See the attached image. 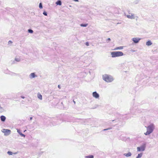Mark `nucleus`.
<instances>
[{"label": "nucleus", "instance_id": "9b49d317", "mask_svg": "<svg viewBox=\"0 0 158 158\" xmlns=\"http://www.w3.org/2000/svg\"><path fill=\"white\" fill-rule=\"evenodd\" d=\"M15 60L17 62H19L21 60V58L20 57L16 56L15 58Z\"/></svg>", "mask_w": 158, "mask_h": 158}, {"label": "nucleus", "instance_id": "a878e982", "mask_svg": "<svg viewBox=\"0 0 158 158\" xmlns=\"http://www.w3.org/2000/svg\"><path fill=\"white\" fill-rule=\"evenodd\" d=\"M85 44L87 46H88L89 45V43L88 42L86 43V44Z\"/></svg>", "mask_w": 158, "mask_h": 158}, {"label": "nucleus", "instance_id": "7c9ffc66", "mask_svg": "<svg viewBox=\"0 0 158 158\" xmlns=\"http://www.w3.org/2000/svg\"><path fill=\"white\" fill-rule=\"evenodd\" d=\"M104 129V131H105V130H108V129Z\"/></svg>", "mask_w": 158, "mask_h": 158}, {"label": "nucleus", "instance_id": "c756f323", "mask_svg": "<svg viewBox=\"0 0 158 158\" xmlns=\"http://www.w3.org/2000/svg\"><path fill=\"white\" fill-rule=\"evenodd\" d=\"M21 98L23 99H24L25 98V97L23 96H21Z\"/></svg>", "mask_w": 158, "mask_h": 158}, {"label": "nucleus", "instance_id": "7ed1b4c3", "mask_svg": "<svg viewBox=\"0 0 158 158\" xmlns=\"http://www.w3.org/2000/svg\"><path fill=\"white\" fill-rule=\"evenodd\" d=\"M111 56L113 58L122 56L124 55L123 53L121 51L112 52L111 53Z\"/></svg>", "mask_w": 158, "mask_h": 158}, {"label": "nucleus", "instance_id": "aec40b11", "mask_svg": "<svg viewBox=\"0 0 158 158\" xmlns=\"http://www.w3.org/2000/svg\"><path fill=\"white\" fill-rule=\"evenodd\" d=\"M56 4L57 5H61V2L60 1H58L56 2Z\"/></svg>", "mask_w": 158, "mask_h": 158}, {"label": "nucleus", "instance_id": "bb28decb", "mask_svg": "<svg viewBox=\"0 0 158 158\" xmlns=\"http://www.w3.org/2000/svg\"><path fill=\"white\" fill-rule=\"evenodd\" d=\"M58 87L59 88V89H60V85H58Z\"/></svg>", "mask_w": 158, "mask_h": 158}, {"label": "nucleus", "instance_id": "39448f33", "mask_svg": "<svg viewBox=\"0 0 158 158\" xmlns=\"http://www.w3.org/2000/svg\"><path fill=\"white\" fill-rule=\"evenodd\" d=\"M146 147V144L144 143L140 147H138L137 148V152H143L145 151Z\"/></svg>", "mask_w": 158, "mask_h": 158}, {"label": "nucleus", "instance_id": "a211bd4d", "mask_svg": "<svg viewBox=\"0 0 158 158\" xmlns=\"http://www.w3.org/2000/svg\"><path fill=\"white\" fill-rule=\"evenodd\" d=\"M85 158H94V156L92 155L85 156Z\"/></svg>", "mask_w": 158, "mask_h": 158}, {"label": "nucleus", "instance_id": "f257e3e1", "mask_svg": "<svg viewBox=\"0 0 158 158\" xmlns=\"http://www.w3.org/2000/svg\"><path fill=\"white\" fill-rule=\"evenodd\" d=\"M146 127L147 131L144 133V134L146 135H150L153 132L155 129V127L154 124L152 123L150 124Z\"/></svg>", "mask_w": 158, "mask_h": 158}, {"label": "nucleus", "instance_id": "5701e85b", "mask_svg": "<svg viewBox=\"0 0 158 158\" xmlns=\"http://www.w3.org/2000/svg\"><path fill=\"white\" fill-rule=\"evenodd\" d=\"M28 31L29 33H32L33 32V31L31 29H28Z\"/></svg>", "mask_w": 158, "mask_h": 158}, {"label": "nucleus", "instance_id": "b1692460", "mask_svg": "<svg viewBox=\"0 0 158 158\" xmlns=\"http://www.w3.org/2000/svg\"><path fill=\"white\" fill-rule=\"evenodd\" d=\"M39 8L40 9H42L43 8L42 4L41 3H40L39 4Z\"/></svg>", "mask_w": 158, "mask_h": 158}, {"label": "nucleus", "instance_id": "0eeeda50", "mask_svg": "<svg viewBox=\"0 0 158 158\" xmlns=\"http://www.w3.org/2000/svg\"><path fill=\"white\" fill-rule=\"evenodd\" d=\"M93 97L96 99H99L100 96L96 91L93 92L92 93Z\"/></svg>", "mask_w": 158, "mask_h": 158}, {"label": "nucleus", "instance_id": "6ab92c4d", "mask_svg": "<svg viewBox=\"0 0 158 158\" xmlns=\"http://www.w3.org/2000/svg\"><path fill=\"white\" fill-rule=\"evenodd\" d=\"M143 155L142 153L138 154V156H136V158H140L142 157Z\"/></svg>", "mask_w": 158, "mask_h": 158}, {"label": "nucleus", "instance_id": "1a4fd4ad", "mask_svg": "<svg viewBox=\"0 0 158 158\" xmlns=\"http://www.w3.org/2000/svg\"><path fill=\"white\" fill-rule=\"evenodd\" d=\"M37 77V76L35 75L34 73H31L29 75V77L30 79H32Z\"/></svg>", "mask_w": 158, "mask_h": 158}, {"label": "nucleus", "instance_id": "f8f14e48", "mask_svg": "<svg viewBox=\"0 0 158 158\" xmlns=\"http://www.w3.org/2000/svg\"><path fill=\"white\" fill-rule=\"evenodd\" d=\"M124 48L123 46H119L117 47H116L114 49V50H122Z\"/></svg>", "mask_w": 158, "mask_h": 158}, {"label": "nucleus", "instance_id": "cd10ccee", "mask_svg": "<svg viewBox=\"0 0 158 158\" xmlns=\"http://www.w3.org/2000/svg\"><path fill=\"white\" fill-rule=\"evenodd\" d=\"M32 119V117H31L30 118V120H31Z\"/></svg>", "mask_w": 158, "mask_h": 158}, {"label": "nucleus", "instance_id": "20e7f679", "mask_svg": "<svg viewBox=\"0 0 158 158\" xmlns=\"http://www.w3.org/2000/svg\"><path fill=\"white\" fill-rule=\"evenodd\" d=\"M125 15L128 19H136L137 20L138 18V17L133 13H130L128 15L125 14Z\"/></svg>", "mask_w": 158, "mask_h": 158}, {"label": "nucleus", "instance_id": "dca6fc26", "mask_svg": "<svg viewBox=\"0 0 158 158\" xmlns=\"http://www.w3.org/2000/svg\"><path fill=\"white\" fill-rule=\"evenodd\" d=\"M7 153L9 155H12L13 154H17V152H12L11 151H8L7 152Z\"/></svg>", "mask_w": 158, "mask_h": 158}, {"label": "nucleus", "instance_id": "c85d7f7f", "mask_svg": "<svg viewBox=\"0 0 158 158\" xmlns=\"http://www.w3.org/2000/svg\"><path fill=\"white\" fill-rule=\"evenodd\" d=\"M9 43H12V42L11 41H9L8 42Z\"/></svg>", "mask_w": 158, "mask_h": 158}, {"label": "nucleus", "instance_id": "393cba45", "mask_svg": "<svg viewBox=\"0 0 158 158\" xmlns=\"http://www.w3.org/2000/svg\"><path fill=\"white\" fill-rule=\"evenodd\" d=\"M43 14L45 16H47V13L45 11H44L43 13Z\"/></svg>", "mask_w": 158, "mask_h": 158}, {"label": "nucleus", "instance_id": "412c9836", "mask_svg": "<svg viewBox=\"0 0 158 158\" xmlns=\"http://www.w3.org/2000/svg\"><path fill=\"white\" fill-rule=\"evenodd\" d=\"M38 98L40 99V100L42 99V96L40 94H38Z\"/></svg>", "mask_w": 158, "mask_h": 158}, {"label": "nucleus", "instance_id": "f3484780", "mask_svg": "<svg viewBox=\"0 0 158 158\" xmlns=\"http://www.w3.org/2000/svg\"><path fill=\"white\" fill-rule=\"evenodd\" d=\"M5 111V109L4 108L0 106V113L3 112Z\"/></svg>", "mask_w": 158, "mask_h": 158}, {"label": "nucleus", "instance_id": "4be33fe9", "mask_svg": "<svg viewBox=\"0 0 158 158\" xmlns=\"http://www.w3.org/2000/svg\"><path fill=\"white\" fill-rule=\"evenodd\" d=\"M88 24H82L80 25V26L81 27H86L88 26Z\"/></svg>", "mask_w": 158, "mask_h": 158}, {"label": "nucleus", "instance_id": "423d86ee", "mask_svg": "<svg viewBox=\"0 0 158 158\" xmlns=\"http://www.w3.org/2000/svg\"><path fill=\"white\" fill-rule=\"evenodd\" d=\"M1 131L4 134V135L6 136L9 135L11 134V132L10 130L5 129H2Z\"/></svg>", "mask_w": 158, "mask_h": 158}, {"label": "nucleus", "instance_id": "9d476101", "mask_svg": "<svg viewBox=\"0 0 158 158\" xmlns=\"http://www.w3.org/2000/svg\"><path fill=\"white\" fill-rule=\"evenodd\" d=\"M16 130H17V132L21 136H22V137H25V135L22 134L21 132V131L20 130V129H16Z\"/></svg>", "mask_w": 158, "mask_h": 158}, {"label": "nucleus", "instance_id": "473e14b6", "mask_svg": "<svg viewBox=\"0 0 158 158\" xmlns=\"http://www.w3.org/2000/svg\"><path fill=\"white\" fill-rule=\"evenodd\" d=\"M108 40H110V39L109 38H108Z\"/></svg>", "mask_w": 158, "mask_h": 158}, {"label": "nucleus", "instance_id": "4468645a", "mask_svg": "<svg viewBox=\"0 0 158 158\" xmlns=\"http://www.w3.org/2000/svg\"><path fill=\"white\" fill-rule=\"evenodd\" d=\"M152 44V42H151L150 40H148L146 42V45L148 46H149L151 45Z\"/></svg>", "mask_w": 158, "mask_h": 158}, {"label": "nucleus", "instance_id": "ddd939ff", "mask_svg": "<svg viewBox=\"0 0 158 158\" xmlns=\"http://www.w3.org/2000/svg\"><path fill=\"white\" fill-rule=\"evenodd\" d=\"M123 155L127 157H128L131 156L132 154L131 152H128L127 153L124 154Z\"/></svg>", "mask_w": 158, "mask_h": 158}, {"label": "nucleus", "instance_id": "6e6552de", "mask_svg": "<svg viewBox=\"0 0 158 158\" xmlns=\"http://www.w3.org/2000/svg\"><path fill=\"white\" fill-rule=\"evenodd\" d=\"M141 39L138 37H134L132 38V40L135 43H139Z\"/></svg>", "mask_w": 158, "mask_h": 158}, {"label": "nucleus", "instance_id": "f03ea898", "mask_svg": "<svg viewBox=\"0 0 158 158\" xmlns=\"http://www.w3.org/2000/svg\"><path fill=\"white\" fill-rule=\"evenodd\" d=\"M102 79L108 83L112 82L114 80L112 76L106 74L102 75Z\"/></svg>", "mask_w": 158, "mask_h": 158}, {"label": "nucleus", "instance_id": "2f4dec72", "mask_svg": "<svg viewBox=\"0 0 158 158\" xmlns=\"http://www.w3.org/2000/svg\"><path fill=\"white\" fill-rule=\"evenodd\" d=\"M73 102L75 104V101H74V100L73 101Z\"/></svg>", "mask_w": 158, "mask_h": 158}, {"label": "nucleus", "instance_id": "2eb2a0df", "mask_svg": "<svg viewBox=\"0 0 158 158\" xmlns=\"http://www.w3.org/2000/svg\"><path fill=\"white\" fill-rule=\"evenodd\" d=\"M0 118L2 121L4 122L6 119V118L5 116L2 115L0 116Z\"/></svg>", "mask_w": 158, "mask_h": 158}]
</instances>
